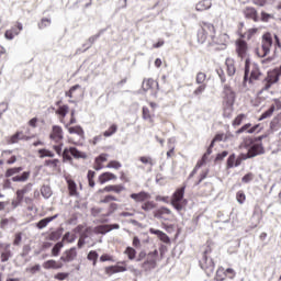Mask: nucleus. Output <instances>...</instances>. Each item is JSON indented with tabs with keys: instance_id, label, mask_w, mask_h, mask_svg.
Wrapping results in <instances>:
<instances>
[{
	"instance_id": "obj_1",
	"label": "nucleus",
	"mask_w": 281,
	"mask_h": 281,
	"mask_svg": "<svg viewBox=\"0 0 281 281\" xmlns=\"http://www.w3.org/2000/svg\"><path fill=\"white\" fill-rule=\"evenodd\" d=\"M55 113L56 115H59V122L64 124L65 128H67L70 135H78L79 142L81 139H85V130L82 128V126H71L72 124H76L78 122L76 120V110L70 111V120L68 123H65V117H67V113H69V105H59Z\"/></svg>"
},
{
	"instance_id": "obj_2",
	"label": "nucleus",
	"mask_w": 281,
	"mask_h": 281,
	"mask_svg": "<svg viewBox=\"0 0 281 281\" xmlns=\"http://www.w3.org/2000/svg\"><path fill=\"white\" fill-rule=\"evenodd\" d=\"M263 136L259 137H246L244 138V148H249L247 158L251 159L258 157V155H265V146L262 145Z\"/></svg>"
},
{
	"instance_id": "obj_3",
	"label": "nucleus",
	"mask_w": 281,
	"mask_h": 281,
	"mask_svg": "<svg viewBox=\"0 0 281 281\" xmlns=\"http://www.w3.org/2000/svg\"><path fill=\"white\" fill-rule=\"evenodd\" d=\"M281 76V65L269 70L266 77L261 81V89L257 92V98H260L265 93V91H269L273 85H278L280 82Z\"/></svg>"
},
{
	"instance_id": "obj_4",
	"label": "nucleus",
	"mask_w": 281,
	"mask_h": 281,
	"mask_svg": "<svg viewBox=\"0 0 281 281\" xmlns=\"http://www.w3.org/2000/svg\"><path fill=\"white\" fill-rule=\"evenodd\" d=\"M223 93V117H232L234 113V102H236V94L234 93V90H232V88L227 85L224 86Z\"/></svg>"
},
{
	"instance_id": "obj_5",
	"label": "nucleus",
	"mask_w": 281,
	"mask_h": 281,
	"mask_svg": "<svg viewBox=\"0 0 281 281\" xmlns=\"http://www.w3.org/2000/svg\"><path fill=\"white\" fill-rule=\"evenodd\" d=\"M216 36V27L212 23L202 22L201 29L198 31V43L203 45V43H207V41H212L214 43V38Z\"/></svg>"
},
{
	"instance_id": "obj_6",
	"label": "nucleus",
	"mask_w": 281,
	"mask_h": 281,
	"mask_svg": "<svg viewBox=\"0 0 281 281\" xmlns=\"http://www.w3.org/2000/svg\"><path fill=\"white\" fill-rule=\"evenodd\" d=\"M49 139L55 144L53 145L55 153L63 155V140L65 139V132L63 131V127L59 125H53L49 133Z\"/></svg>"
},
{
	"instance_id": "obj_7",
	"label": "nucleus",
	"mask_w": 281,
	"mask_h": 281,
	"mask_svg": "<svg viewBox=\"0 0 281 281\" xmlns=\"http://www.w3.org/2000/svg\"><path fill=\"white\" fill-rule=\"evenodd\" d=\"M271 47H273V34L266 32L261 36V45L256 48V54L259 58H265L271 54Z\"/></svg>"
},
{
	"instance_id": "obj_8",
	"label": "nucleus",
	"mask_w": 281,
	"mask_h": 281,
	"mask_svg": "<svg viewBox=\"0 0 281 281\" xmlns=\"http://www.w3.org/2000/svg\"><path fill=\"white\" fill-rule=\"evenodd\" d=\"M260 76H262V72L260 71V67L256 64H251L250 60H246L245 63V76L244 80L254 82L256 80H260Z\"/></svg>"
},
{
	"instance_id": "obj_9",
	"label": "nucleus",
	"mask_w": 281,
	"mask_h": 281,
	"mask_svg": "<svg viewBox=\"0 0 281 281\" xmlns=\"http://www.w3.org/2000/svg\"><path fill=\"white\" fill-rule=\"evenodd\" d=\"M184 195L186 186L178 188L171 196V205L177 210V212H181V210H183V205L188 204V200L183 199Z\"/></svg>"
},
{
	"instance_id": "obj_10",
	"label": "nucleus",
	"mask_w": 281,
	"mask_h": 281,
	"mask_svg": "<svg viewBox=\"0 0 281 281\" xmlns=\"http://www.w3.org/2000/svg\"><path fill=\"white\" fill-rule=\"evenodd\" d=\"M235 54L240 60H245V64L249 60V44L247 41L243 38L235 41Z\"/></svg>"
},
{
	"instance_id": "obj_11",
	"label": "nucleus",
	"mask_w": 281,
	"mask_h": 281,
	"mask_svg": "<svg viewBox=\"0 0 281 281\" xmlns=\"http://www.w3.org/2000/svg\"><path fill=\"white\" fill-rule=\"evenodd\" d=\"M61 157L64 161H72L71 157H74L75 159H85L86 155L78 150V148L70 147L64 149Z\"/></svg>"
},
{
	"instance_id": "obj_12",
	"label": "nucleus",
	"mask_w": 281,
	"mask_h": 281,
	"mask_svg": "<svg viewBox=\"0 0 281 281\" xmlns=\"http://www.w3.org/2000/svg\"><path fill=\"white\" fill-rule=\"evenodd\" d=\"M124 271H128L126 266V261H119L114 266H108L104 268L105 276H115V273H124Z\"/></svg>"
},
{
	"instance_id": "obj_13",
	"label": "nucleus",
	"mask_w": 281,
	"mask_h": 281,
	"mask_svg": "<svg viewBox=\"0 0 281 281\" xmlns=\"http://www.w3.org/2000/svg\"><path fill=\"white\" fill-rule=\"evenodd\" d=\"M201 269L206 273V276H212L214 273V269H216V265L214 263V259H211L210 257H202L199 260Z\"/></svg>"
},
{
	"instance_id": "obj_14",
	"label": "nucleus",
	"mask_w": 281,
	"mask_h": 281,
	"mask_svg": "<svg viewBox=\"0 0 281 281\" xmlns=\"http://www.w3.org/2000/svg\"><path fill=\"white\" fill-rule=\"evenodd\" d=\"M159 256V251L155 249L154 251L147 255V259L144 261L142 267L145 271H150V269H155L157 267V257Z\"/></svg>"
},
{
	"instance_id": "obj_15",
	"label": "nucleus",
	"mask_w": 281,
	"mask_h": 281,
	"mask_svg": "<svg viewBox=\"0 0 281 281\" xmlns=\"http://www.w3.org/2000/svg\"><path fill=\"white\" fill-rule=\"evenodd\" d=\"M272 102L273 103L271 104V106L260 115L259 122H262V120H267V117H271L274 111H280L281 109L280 99H273Z\"/></svg>"
},
{
	"instance_id": "obj_16",
	"label": "nucleus",
	"mask_w": 281,
	"mask_h": 281,
	"mask_svg": "<svg viewBox=\"0 0 281 281\" xmlns=\"http://www.w3.org/2000/svg\"><path fill=\"white\" fill-rule=\"evenodd\" d=\"M243 14L248 21H254L258 23L260 19L258 18V10L255 7H246L243 9Z\"/></svg>"
},
{
	"instance_id": "obj_17",
	"label": "nucleus",
	"mask_w": 281,
	"mask_h": 281,
	"mask_svg": "<svg viewBox=\"0 0 281 281\" xmlns=\"http://www.w3.org/2000/svg\"><path fill=\"white\" fill-rule=\"evenodd\" d=\"M10 244L0 243V260L1 262H8L12 258V250L10 249Z\"/></svg>"
},
{
	"instance_id": "obj_18",
	"label": "nucleus",
	"mask_w": 281,
	"mask_h": 281,
	"mask_svg": "<svg viewBox=\"0 0 281 281\" xmlns=\"http://www.w3.org/2000/svg\"><path fill=\"white\" fill-rule=\"evenodd\" d=\"M30 137L22 131H18L15 134L7 138V144H19V142H27Z\"/></svg>"
},
{
	"instance_id": "obj_19",
	"label": "nucleus",
	"mask_w": 281,
	"mask_h": 281,
	"mask_svg": "<svg viewBox=\"0 0 281 281\" xmlns=\"http://www.w3.org/2000/svg\"><path fill=\"white\" fill-rule=\"evenodd\" d=\"M109 161V154L102 153L95 159L93 164L94 170L99 171L104 168V164Z\"/></svg>"
},
{
	"instance_id": "obj_20",
	"label": "nucleus",
	"mask_w": 281,
	"mask_h": 281,
	"mask_svg": "<svg viewBox=\"0 0 281 281\" xmlns=\"http://www.w3.org/2000/svg\"><path fill=\"white\" fill-rule=\"evenodd\" d=\"M130 196L135 201V203H146V201H150V193L146 191L132 193Z\"/></svg>"
},
{
	"instance_id": "obj_21",
	"label": "nucleus",
	"mask_w": 281,
	"mask_h": 281,
	"mask_svg": "<svg viewBox=\"0 0 281 281\" xmlns=\"http://www.w3.org/2000/svg\"><path fill=\"white\" fill-rule=\"evenodd\" d=\"M116 180H117V176H115V173L110 171H105L98 177V182L100 183V186H104V183H109V181H116Z\"/></svg>"
},
{
	"instance_id": "obj_22",
	"label": "nucleus",
	"mask_w": 281,
	"mask_h": 281,
	"mask_svg": "<svg viewBox=\"0 0 281 281\" xmlns=\"http://www.w3.org/2000/svg\"><path fill=\"white\" fill-rule=\"evenodd\" d=\"M78 256V251L76 248H70L64 251V255L60 257L61 262H74Z\"/></svg>"
},
{
	"instance_id": "obj_23",
	"label": "nucleus",
	"mask_w": 281,
	"mask_h": 281,
	"mask_svg": "<svg viewBox=\"0 0 281 281\" xmlns=\"http://www.w3.org/2000/svg\"><path fill=\"white\" fill-rule=\"evenodd\" d=\"M32 192V184H26L22 189H19L16 191V203L21 204L23 203V199H25V194H30Z\"/></svg>"
},
{
	"instance_id": "obj_24",
	"label": "nucleus",
	"mask_w": 281,
	"mask_h": 281,
	"mask_svg": "<svg viewBox=\"0 0 281 281\" xmlns=\"http://www.w3.org/2000/svg\"><path fill=\"white\" fill-rule=\"evenodd\" d=\"M113 229H120V224H105V225H99L94 228L95 234H109V232Z\"/></svg>"
},
{
	"instance_id": "obj_25",
	"label": "nucleus",
	"mask_w": 281,
	"mask_h": 281,
	"mask_svg": "<svg viewBox=\"0 0 281 281\" xmlns=\"http://www.w3.org/2000/svg\"><path fill=\"white\" fill-rule=\"evenodd\" d=\"M172 214V211L170 209L161 206L158 210L154 212L155 218H164L165 221H168V216Z\"/></svg>"
},
{
	"instance_id": "obj_26",
	"label": "nucleus",
	"mask_w": 281,
	"mask_h": 281,
	"mask_svg": "<svg viewBox=\"0 0 281 281\" xmlns=\"http://www.w3.org/2000/svg\"><path fill=\"white\" fill-rule=\"evenodd\" d=\"M123 190H124V187L121 184H109L103 189H99L98 193L102 194V192H115V194H120V192H123Z\"/></svg>"
},
{
	"instance_id": "obj_27",
	"label": "nucleus",
	"mask_w": 281,
	"mask_h": 281,
	"mask_svg": "<svg viewBox=\"0 0 281 281\" xmlns=\"http://www.w3.org/2000/svg\"><path fill=\"white\" fill-rule=\"evenodd\" d=\"M149 234H154L157 236V238H159V240H161V243H165L166 245L170 244V237L162 231L149 228Z\"/></svg>"
},
{
	"instance_id": "obj_28",
	"label": "nucleus",
	"mask_w": 281,
	"mask_h": 281,
	"mask_svg": "<svg viewBox=\"0 0 281 281\" xmlns=\"http://www.w3.org/2000/svg\"><path fill=\"white\" fill-rule=\"evenodd\" d=\"M142 117L145 122H148L150 126H155V114L150 113V110L146 106L142 109Z\"/></svg>"
},
{
	"instance_id": "obj_29",
	"label": "nucleus",
	"mask_w": 281,
	"mask_h": 281,
	"mask_svg": "<svg viewBox=\"0 0 281 281\" xmlns=\"http://www.w3.org/2000/svg\"><path fill=\"white\" fill-rule=\"evenodd\" d=\"M66 183L68 186L69 196H79L80 193H78V186L76 184V181L71 178H66Z\"/></svg>"
},
{
	"instance_id": "obj_30",
	"label": "nucleus",
	"mask_w": 281,
	"mask_h": 281,
	"mask_svg": "<svg viewBox=\"0 0 281 281\" xmlns=\"http://www.w3.org/2000/svg\"><path fill=\"white\" fill-rule=\"evenodd\" d=\"M64 265L60 261H56L54 259H49L43 263L44 269H63Z\"/></svg>"
},
{
	"instance_id": "obj_31",
	"label": "nucleus",
	"mask_w": 281,
	"mask_h": 281,
	"mask_svg": "<svg viewBox=\"0 0 281 281\" xmlns=\"http://www.w3.org/2000/svg\"><path fill=\"white\" fill-rule=\"evenodd\" d=\"M142 87L145 91H150L155 89V87H159V83L153 78H147L143 80Z\"/></svg>"
},
{
	"instance_id": "obj_32",
	"label": "nucleus",
	"mask_w": 281,
	"mask_h": 281,
	"mask_svg": "<svg viewBox=\"0 0 281 281\" xmlns=\"http://www.w3.org/2000/svg\"><path fill=\"white\" fill-rule=\"evenodd\" d=\"M212 8V0H201L195 4L196 12H205Z\"/></svg>"
},
{
	"instance_id": "obj_33",
	"label": "nucleus",
	"mask_w": 281,
	"mask_h": 281,
	"mask_svg": "<svg viewBox=\"0 0 281 281\" xmlns=\"http://www.w3.org/2000/svg\"><path fill=\"white\" fill-rule=\"evenodd\" d=\"M259 32L258 27L248 29L245 33H241L239 36L240 38H246V41H251Z\"/></svg>"
},
{
	"instance_id": "obj_34",
	"label": "nucleus",
	"mask_w": 281,
	"mask_h": 281,
	"mask_svg": "<svg viewBox=\"0 0 281 281\" xmlns=\"http://www.w3.org/2000/svg\"><path fill=\"white\" fill-rule=\"evenodd\" d=\"M214 251V244L212 241H206L202 246V258H209L210 254Z\"/></svg>"
},
{
	"instance_id": "obj_35",
	"label": "nucleus",
	"mask_w": 281,
	"mask_h": 281,
	"mask_svg": "<svg viewBox=\"0 0 281 281\" xmlns=\"http://www.w3.org/2000/svg\"><path fill=\"white\" fill-rule=\"evenodd\" d=\"M30 175H32V172L30 171H24L22 172L20 176H14L12 177V181L14 183H24V181H27V179H30Z\"/></svg>"
},
{
	"instance_id": "obj_36",
	"label": "nucleus",
	"mask_w": 281,
	"mask_h": 281,
	"mask_svg": "<svg viewBox=\"0 0 281 281\" xmlns=\"http://www.w3.org/2000/svg\"><path fill=\"white\" fill-rule=\"evenodd\" d=\"M225 65H226L227 75L234 76L236 74V65L234 64V59L226 58Z\"/></svg>"
},
{
	"instance_id": "obj_37",
	"label": "nucleus",
	"mask_w": 281,
	"mask_h": 281,
	"mask_svg": "<svg viewBox=\"0 0 281 281\" xmlns=\"http://www.w3.org/2000/svg\"><path fill=\"white\" fill-rule=\"evenodd\" d=\"M55 218H58V215H54V216L45 217V218L41 220V221L36 224L37 229H45V227H46L47 225H49V223H52V221H55Z\"/></svg>"
},
{
	"instance_id": "obj_38",
	"label": "nucleus",
	"mask_w": 281,
	"mask_h": 281,
	"mask_svg": "<svg viewBox=\"0 0 281 281\" xmlns=\"http://www.w3.org/2000/svg\"><path fill=\"white\" fill-rule=\"evenodd\" d=\"M260 127V124H257L255 126L251 127V123L245 124L244 126H241L237 133H245V131H247L248 133H256V131H258V128Z\"/></svg>"
},
{
	"instance_id": "obj_39",
	"label": "nucleus",
	"mask_w": 281,
	"mask_h": 281,
	"mask_svg": "<svg viewBox=\"0 0 281 281\" xmlns=\"http://www.w3.org/2000/svg\"><path fill=\"white\" fill-rule=\"evenodd\" d=\"M157 207V203L155 201L146 200L142 205L140 210L143 212H151V210H155Z\"/></svg>"
},
{
	"instance_id": "obj_40",
	"label": "nucleus",
	"mask_w": 281,
	"mask_h": 281,
	"mask_svg": "<svg viewBox=\"0 0 281 281\" xmlns=\"http://www.w3.org/2000/svg\"><path fill=\"white\" fill-rule=\"evenodd\" d=\"M215 281H225L227 280L226 270L223 267H218L214 277Z\"/></svg>"
},
{
	"instance_id": "obj_41",
	"label": "nucleus",
	"mask_w": 281,
	"mask_h": 281,
	"mask_svg": "<svg viewBox=\"0 0 281 281\" xmlns=\"http://www.w3.org/2000/svg\"><path fill=\"white\" fill-rule=\"evenodd\" d=\"M100 255H98V251L90 250L87 255V260L92 262V267H98V258Z\"/></svg>"
},
{
	"instance_id": "obj_42",
	"label": "nucleus",
	"mask_w": 281,
	"mask_h": 281,
	"mask_svg": "<svg viewBox=\"0 0 281 281\" xmlns=\"http://www.w3.org/2000/svg\"><path fill=\"white\" fill-rule=\"evenodd\" d=\"M19 172H23V167H12L7 169L4 177L10 179V177H14V175H19Z\"/></svg>"
},
{
	"instance_id": "obj_43",
	"label": "nucleus",
	"mask_w": 281,
	"mask_h": 281,
	"mask_svg": "<svg viewBox=\"0 0 281 281\" xmlns=\"http://www.w3.org/2000/svg\"><path fill=\"white\" fill-rule=\"evenodd\" d=\"M37 155L41 159H45V157H50V158H54L55 157V154L54 151L49 150V149H45V148H42V149H38L37 150Z\"/></svg>"
},
{
	"instance_id": "obj_44",
	"label": "nucleus",
	"mask_w": 281,
	"mask_h": 281,
	"mask_svg": "<svg viewBox=\"0 0 281 281\" xmlns=\"http://www.w3.org/2000/svg\"><path fill=\"white\" fill-rule=\"evenodd\" d=\"M116 133L117 124L113 123L105 132H103V137H112V135H115Z\"/></svg>"
},
{
	"instance_id": "obj_45",
	"label": "nucleus",
	"mask_w": 281,
	"mask_h": 281,
	"mask_svg": "<svg viewBox=\"0 0 281 281\" xmlns=\"http://www.w3.org/2000/svg\"><path fill=\"white\" fill-rule=\"evenodd\" d=\"M125 256H127L128 260H135V256H137V250H135V248L128 246L125 250H124Z\"/></svg>"
},
{
	"instance_id": "obj_46",
	"label": "nucleus",
	"mask_w": 281,
	"mask_h": 281,
	"mask_svg": "<svg viewBox=\"0 0 281 281\" xmlns=\"http://www.w3.org/2000/svg\"><path fill=\"white\" fill-rule=\"evenodd\" d=\"M205 80H207V75L203 71H199L195 77L196 85H205Z\"/></svg>"
},
{
	"instance_id": "obj_47",
	"label": "nucleus",
	"mask_w": 281,
	"mask_h": 281,
	"mask_svg": "<svg viewBox=\"0 0 281 281\" xmlns=\"http://www.w3.org/2000/svg\"><path fill=\"white\" fill-rule=\"evenodd\" d=\"M88 183L90 188H95V171L89 170L87 175Z\"/></svg>"
},
{
	"instance_id": "obj_48",
	"label": "nucleus",
	"mask_w": 281,
	"mask_h": 281,
	"mask_svg": "<svg viewBox=\"0 0 281 281\" xmlns=\"http://www.w3.org/2000/svg\"><path fill=\"white\" fill-rule=\"evenodd\" d=\"M236 201H237V203H239V205H243L245 203V201H247V195H245V191L239 190L236 193Z\"/></svg>"
},
{
	"instance_id": "obj_49",
	"label": "nucleus",
	"mask_w": 281,
	"mask_h": 281,
	"mask_svg": "<svg viewBox=\"0 0 281 281\" xmlns=\"http://www.w3.org/2000/svg\"><path fill=\"white\" fill-rule=\"evenodd\" d=\"M139 161L145 166H155V160L150 156H142L139 157Z\"/></svg>"
},
{
	"instance_id": "obj_50",
	"label": "nucleus",
	"mask_w": 281,
	"mask_h": 281,
	"mask_svg": "<svg viewBox=\"0 0 281 281\" xmlns=\"http://www.w3.org/2000/svg\"><path fill=\"white\" fill-rule=\"evenodd\" d=\"M63 247H65V245L63 244V241H58L52 249V255L53 256H59L60 255V249H63Z\"/></svg>"
},
{
	"instance_id": "obj_51",
	"label": "nucleus",
	"mask_w": 281,
	"mask_h": 281,
	"mask_svg": "<svg viewBox=\"0 0 281 281\" xmlns=\"http://www.w3.org/2000/svg\"><path fill=\"white\" fill-rule=\"evenodd\" d=\"M58 164H60V160L58 159H48L44 161V166H47L48 168H58Z\"/></svg>"
},
{
	"instance_id": "obj_52",
	"label": "nucleus",
	"mask_w": 281,
	"mask_h": 281,
	"mask_svg": "<svg viewBox=\"0 0 281 281\" xmlns=\"http://www.w3.org/2000/svg\"><path fill=\"white\" fill-rule=\"evenodd\" d=\"M244 120H247V114L237 115L233 121V126H240Z\"/></svg>"
},
{
	"instance_id": "obj_53",
	"label": "nucleus",
	"mask_w": 281,
	"mask_h": 281,
	"mask_svg": "<svg viewBox=\"0 0 281 281\" xmlns=\"http://www.w3.org/2000/svg\"><path fill=\"white\" fill-rule=\"evenodd\" d=\"M41 194L44 196V199H49V196H52V188L48 186L42 187Z\"/></svg>"
},
{
	"instance_id": "obj_54",
	"label": "nucleus",
	"mask_w": 281,
	"mask_h": 281,
	"mask_svg": "<svg viewBox=\"0 0 281 281\" xmlns=\"http://www.w3.org/2000/svg\"><path fill=\"white\" fill-rule=\"evenodd\" d=\"M10 30L14 32L16 36H19V34L23 32V24L21 22H15V24Z\"/></svg>"
},
{
	"instance_id": "obj_55",
	"label": "nucleus",
	"mask_w": 281,
	"mask_h": 281,
	"mask_svg": "<svg viewBox=\"0 0 281 281\" xmlns=\"http://www.w3.org/2000/svg\"><path fill=\"white\" fill-rule=\"evenodd\" d=\"M50 25H52V20L47 19V18H44L38 23V29L40 30H45V27H49Z\"/></svg>"
},
{
	"instance_id": "obj_56",
	"label": "nucleus",
	"mask_w": 281,
	"mask_h": 281,
	"mask_svg": "<svg viewBox=\"0 0 281 281\" xmlns=\"http://www.w3.org/2000/svg\"><path fill=\"white\" fill-rule=\"evenodd\" d=\"M106 168H112L114 170H120L122 168V162L117 160H110L106 165Z\"/></svg>"
},
{
	"instance_id": "obj_57",
	"label": "nucleus",
	"mask_w": 281,
	"mask_h": 281,
	"mask_svg": "<svg viewBox=\"0 0 281 281\" xmlns=\"http://www.w3.org/2000/svg\"><path fill=\"white\" fill-rule=\"evenodd\" d=\"M78 89H80V85L72 86L68 91L65 92L66 98H74V94L76 91H78Z\"/></svg>"
},
{
	"instance_id": "obj_58",
	"label": "nucleus",
	"mask_w": 281,
	"mask_h": 281,
	"mask_svg": "<svg viewBox=\"0 0 281 281\" xmlns=\"http://www.w3.org/2000/svg\"><path fill=\"white\" fill-rule=\"evenodd\" d=\"M59 239H60V232H59V231H54V232H52V233L46 237V240L56 241V240H59Z\"/></svg>"
},
{
	"instance_id": "obj_59",
	"label": "nucleus",
	"mask_w": 281,
	"mask_h": 281,
	"mask_svg": "<svg viewBox=\"0 0 281 281\" xmlns=\"http://www.w3.org/2000/svg\"><path fill=\"white\" fill-rule=\"evenodd\" d=\"M205 89H207V85L200 83V86L193 91V95H201Z\"/></svg>"
},
{
	"instance_id": "obj_60",
	"label": "nucleus",
	"mask_w": 281,
	"mask_h": 281,
	"mask_svg": "<svg viewBox=\"0 0 281 281\" xmlns=\"http://www.w3.org/2000/svg\"><path fill=\"white\" fill-rule=\"evenodd\" d=\"M63 240L66 241V243H75L76 241V235L68 232L64 235Z\"/></svg>"
},
{
	"instance_id": "obj_61",
	"label": "nucleus",
	"mask_w": 281,
	"mask_h": 281,
	"mask_svg": "<svg viewBox=\"0 0 281 281\" xmlns=\"http://www.w3.org/2000/svg\"><path fill=\"white\" fill-rule=\"evenodd\" d=\"M67 278H69V272H59L54 276V279L59 281L67 280Z\"/></svg>"
},
{
	"instance_id": "obj_62",
	"label": "nucleus",
	"mask_w": 281,
	"mask_h": 281,
	"mask_svg": "<svg viewBox=\"0 0 281 281\" xmlns=\"http://www.w3.org/2000/svg\"><path fill=\"white\" fill-rule=\"evenodd\" d=\"M274 40L273 44L274 45V49H280L281 50V40L280 36H278V34L273 35L272 41Z\"/></svg>"
},
{
	"instance_id": "obj_63",
	"label": "nucleus",
	"mask_w": 281,
	"mask_h": 281,
	"mask_svg": "<svg viewBox=\"0 0 281 281\" xmlns=\"http://www.w3.org/2000/svg\"><path fill=\"white\" fill-rule=\"evenodd\" d=\"M254 172H248L246 173L243 178L241 181L243 183H251V180L254 179Z\"/></svg>"
},
{
	"instance_id": "obj_64",
	"label": "nucleus",
	"mask_w": 281,
	"mask_h": 281,
	"mask_svg": "<svg viewBox=\"0 0 281 281\" xmlns=\"http://www.w3.org/2000/svg\"><path fill=\"white\" fill-rule=\"evenodd\" d=\"M280 121L278 119H273L270 123V128L272 131H279L280 130Z\"/></svg>"
}]
</instances>
